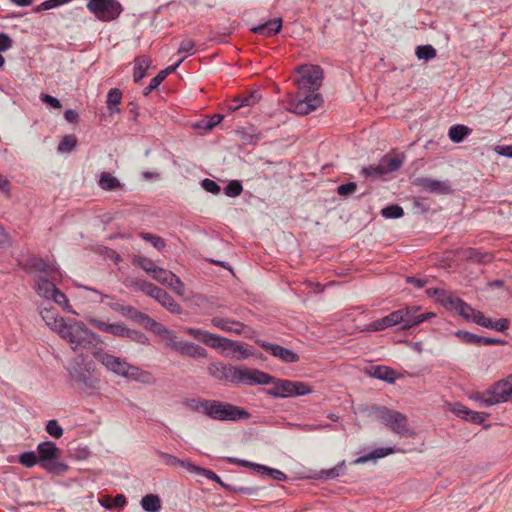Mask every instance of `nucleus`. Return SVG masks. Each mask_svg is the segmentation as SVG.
Instances as JSON below:
<instances>
[{"mask_svg": "<svg viewBox=\"0 0 512 512\" xmlns=\"http://www.w3.org/2000/svg\"><path fill=\"white\" fill-rule=\"evenodd\" d=\"M208 372L215 379L234 385H268L272 381L271 375L260 370L247 367H235L221 362L210 363Z\"/></svg>", "mask_w": 512, "mask_h": 512, "instance_id": "1", "label": "nucleus"}, {"mask_svg": "<svg viewBox=\"0 0 512 512\" xmlns=\"http://www.w3.org/2000/svg\"><path fill=\"white\" fill-rule=\"evenodd\" d=\"M93 355L108 371L120 377L144 384H150L153 381L150 372L128 363L125 359L102 350H95Z\"/></svg>", "mask_w": 512, "mask_h": 512, "instance_id": "2", "label": "nucleus"}, {"mask_svg": "<svg viewBox=\"0 0 512 512\" xmlns=\"http://www.w3.org/2000/svg\"><path fill=\"white\" fill-rule=\"evenodd\" d=\"M57 334L70 344L75 351L77 349L88 348L94 343H100L101 338L98 334L91 331L86 325L78 320H66L62 327L58 329Z\"/></svg>", "mask_w": 512, "mask_h": 512, "instance_id": "3", "label": "nucleus"}, {"mask_svg": "<svg viewBox=\"0 0 512 512\" xmlns=\"http://www.w3.org/2000/svg\"><path fill=\"white\" fill-rule=\"evenodd\" d=\"M427 294L430 297H434L435 300L446 309L456 311L462 318L467 321L476 323L478 316H480L482 313L473 309L470 305L455 296L450 291L441 288H430L427 290Z\"/></svg>", "mask_w": 512, "mask_h": 512, "instance_id": "4", "label": "nucleus"}, {"mask_svg": "<svg viewBox=\"0 0 512 512\" xmlns=\"http://www.w3.org/2000/svg\"><path fill=\"white\" fill-rule=\"evenodd\" d=\"M66 369L70 377L85 389L95 390L97 388L99 379L93 376L95 364L87 360L83 355L72 359Z\"/></svg>", "mask_w": 512, "mask_h": 512, "instance_id": "5", "label": "nucleus"}, {"mask_svg": "<svg viewBox=\"0 0 512 512\" xmlns=\"http://www.w3.org/2000/svg\"><path fill=\"white\" fill-rule=\"evenodd\" d=\"M40 466L49 473L61 475L68 471L69 466L59 461L60 450L52 441L41 442L37 446Z\"/></svg>", "mask_w": 512, "mask_h": 512, "instance_id": "6", "label": "nucleus"}, {"mask_svg": "<svg viewBox=\"0 0 512 512\" xmlns=\"http://www.w3.org/2000/svg\"><path fill=\"white\" fill-rule=\"evenodd\" d=\"M206 416L217 421H238L248 419L250 414L244 408L218 400H209Z\"/></svg>", "mask_w": 512, "mask_h": 512, "instance_id": "7", "label": "nucleus"}, {"mask_svg": "<svg viewBox=\"0 0 512 512\" xmlns=\"http://www.w3.org/2000/svg\"><path fill=\"white\" fill-rule=\"evenodd\" d=\"M512 397L511 388L506 387L504 381H497L484 392H475L470 399L477 402L481 407H490L505 403Z\"/></svg>", "mask_w": 512, "mask_h": 512, "instance_id": "8", "label": "nucleus"}, {"mask_svg": "<svg viewBox=\"0 0 512 512\" xmlns=\"http://www.w3.org/2000/svg\"><path fill=\"white\" fill-rule=\"evenodd\" d=\"M271 377L272 381L269 384H273V387L267 390V394L274 398L303 396L312 392L311 386L305 382L275 379L273 376Z\"/></svg>", "mask_w": 512, "mask_h": 512, "instance_id": "9", "label": "nucleus"}, {"mask_svg": "<svg viewBox=\"0 0 512 512\" xmlns=\"http://www.w3.org/2000/svg\"><path fill=\"white\" fill-rule=\"evenodd\" d=\"M377 412L381 423L388 426L395 434L401 437L414 436L415 433L408 427L407 417L403 413L387 408L377 409Z\"/></svg>", "mask_w": 512, "mask_h": 512, "instance_id": "10", "label": "nucleus"}, {"mask_svg": "<svg viewBox=\"0 0 512 512\" xmlns=\"http://www.w3.org/2000/svg\"><path fill=\"white\" fill-rule=\"evenodd\" d=\"M86 7L96 19L102 22L117 19L123 11L122 5L117 0H89Z\"/></svg>", "mask_w": 512, "mask_h": 512, "instance_id": "11", "label": "nucleus"}, {"mask_svg": "<svg viewBox=\"0 0 512 512\" xmlns=\"http://www.w3.org/2000/svg\"><path fill=\"white\" fill-rule=\"evenodd\" d=\"M299 78L296 83L298 89L303 92L317 93L322 79L323 71L317 65H303L297 69Z\"/></svg>", "mask_w": 512, "mask_h": 512, "instance_id": "12", "label": "nucleus"}, {"mask_svg": "<svg viewBox=\"0 0 512 512\" xmlns=\"http://www.w3.org/2000/svg\"><path fill=\"white\" fill-rule=\"evenodd\" d=\"M322 104L318 93L300 91L289 100V110L295 114L306 115L316 110Z\"/></svg>", "mask_w": 512, "mask_h": 512, "instance_id": "13", "label": "nucleus"}, {"mask_svg": "<svg viewBox=\"0 0 512 512\" xmlns=\"http://www.w3.org/2000/svg\"><path fill=\"white\" fill-rule=\"evenodd\" d=\"M258 344L271 355L278 357L282 361L286 363H294L297 362L299 356L294 353L292 350L282 347L278 344H272L266 341H258Z\"/></svg>", "mask_w": 512, "mask_h": 512, "instance_id": "14", "label": "nucleus"}, {"mask_svg": "<svg viewBox=\"0 0 512 512\" xmlns=\"http://www.w3.org/2000/svg\"><path fill=\"white\" fill-rule=\"evenodd\" d=\"M86 320L90 325L102 332H106L118 337H125L127 327L120 323H108L104 320L92 316L87 317Z\"/></svg>", "mask_w": 512, "mask_h": 512, "instance_id": "15", "label": "nucleus"}, {"mask_svg": "<svg viewBox=\"0 0 512 512\" xmlns=\"http://www.w3.org/2000/svg\"><path fill=\"white\" fill-rule=\"evenodd\" d=\"M211 323L214 327L222 331L234 333L236 335L245 333V330L248 328L245 324L239 321L219 316L213 317L211 319Z\"/></svg>", "mask_w": 512, "mask_h": 512, "instance_id": "16", "label": "nucleus"}, {"mask_svg": "<svg viewBox=\"0 0 512 512\" xmlns=\"http://www.w3.org/2000/svg\"><path fill=\"white\" fill-rule=\"evenodd\" d=\"M419 309L420 308L416 306L400 309L403 316V329H409L415 325H418L433 315L431 313L418 314Z\"/></svg>", "mask_w": 512, "mask_h": 512, "instance_id": "17", "label": "nucleus"}, {"mask_svg": "<svg viewBox=\"0 0 512 512\" xmlns=\"http://www.w3.org/2000/svg\"><path fill=\"white\" fill-rule=\"evenodd\" d=\"M176 352L191 358H205L207 356V351L202 346L183 340H181Z\"/></svg>", "mask_w": 512, "mask_h": 512, "instance_id": "18", "label": "nucleus"}, {"mask_svg": "<svg viewBox=\"0 0 512 512\" xmlns=\"http://www.w3.org/2000/svg\"><path fill=\"white\" fill-rule=\"evenodd\" d=\"M154 299L170 313L181 314L182 307L163 289L159 288Z\"/></svg>", "mask_w": 512, "mask_h": 512, "instance_id": "19", "label": "nucleus"}, {"mask_svg": "<svg viewBox=\"0 0 512 512\" xmlns=\"http://www.w3.org/2000/svg\"><path fill=\"white\" fill-rule=\"evenodd\" d=\"M41 317L45 324L54 332H58V329L62 327V324L66 322V319L59 316L54 309H43L41 311Z\"/></svg>", "mask_w": 512, "mask_h": 512, "instance_id": "20", "label": "nucleus"}, {"mask_svg": "<svg viewBox=\"0 0 512 512\" xmlns=\"http://www.w3.org/2000/svg\"><path fill=\"white\" fill-rule=\"evenodd\" d=\"M399 451H401V450L398 448H395V447L376 448L373 451H371L369 454L360 456L357 459H355L354 464H364L368 461L380 459V458H383L385 456H388L390 454H393V453L399 452Z\"/></svg>", "mask_w": 512, "mask_h": 512, "instance_id": "21", "label": "nucleus"}, {"mask_svg": "<svg viewBox=\"0 0 512 512\" xmlns=\"http://www.w3.org/2000/svg\"><path fill=\"white\" fill-rule=\"evenodd\" d=\"M282 28V20L281 18H275L267 21L264 24L258 25L252 28L254 33L263 35V36H272L280 32Z\"/></svg>", "mask_w": 512, "mask_h": 512, "instance_id": "22", "label": "nucleus"}, {"mask_svg": "<svg viewBox=\"0 0 512 512\" xmlns=\"http://www.w3.org/2000/svg\"><path fill=\"white\" fill-rule=\"evenodd\" d=\"M421 185L426 191L432 193L448 194L451 192L450 184L447 181L424 178L421 180Z\"/></svg>", "mask_w": 512, "mask_h": 512, "instance_id": "23", "label": "nucleus"}, {"mask_svg": "<svg viewBox=\"0 0 512 512\" xmlns=\"http://www.w3.org/2000/svg\"><path fill=\"white\" fill-rule=\"evenodd\" d=\"M370 375L374 378L383 380L390 384H393L397 379L395 370L391 369L388 366L382 365L372 366L370 370Z\"/></svg>", "mask_w": 512, "mask_h": 512, "instance_id": "24", "label": "nucleus"}, {"mask_svg": "<svg viewBox=\"0 0 512 512\" xmlns=\"http://www.w3.org/2000/svg\"><path fill=\"white\" fill-rule=\"evenodd\" d=\"M476 324L499 332H503L509 327L508 319L502 318L498 320H492L491 318L485 317L483 313L478 316Z\"/></svg>", "mask_w": 512, "mask_h": 512, "instance_id": "25", "label": "nucleus"}, {"mask_svg": "<svg viewBox=\"0 0 512 512\" xmlns=\"http://www.w3.org/2000/svg\"><path fill=\"white\" fill-rule=\"evenodd\" d=\"M261 98V95L258 92H252L246 96H240L233 100V104L228 106V110L234 112L241 107L252 106L256 104Z\"/></svg>", "mask_w": 512, "mask_h": 512, "instance_id": "26", "label": "nucleus"}, {"mask_svg": "<svg viewBox=\"0 0 512 512\" xmlns=\"http://www.w3.org/2000/svg\"><path fill=\"white\" fill-rule=\"evenodd\" d=\"M98 185L104 191H114L122 188L123 186L119 179L109 172H102L100 174Z\"/></svg>", "mask_w": 512, "mask_h": 512, "instance_id": "27", "label": "nucleus"}, {"mask_svg": "<svg viewBox=\"0 0 512 512\" xmlns=\"http://www.w3.org/2000/svg\"><path fill=\"white\" fill-rule=\"evenodd\" d=\"M150 65L151 60L146 56H139L134 60V82L138 83L146 76V71L149 69Z\"/></svg>", "mask_w": 512, "mask_h": 512, "instance_id": "28", "label": "nucleus"}, {"mask_svg": "<svg viewBox=\"0 0 512 512\" xmlns=\"http://www.w3.org/2000/svg\"><path fill=\"white\" fill-rule=\"evenodd\" d=\"M186 57L187 56H183L175 64L168 66L164 70H161L154 78L150 80V89H156L170 73H173L181 65Z\"/></svg>", "mask_w": 512, "mask_h": 512, "instance_id": "29", "label": "nucleus"}, {"mask_svg": "<svg viewBox=\"0 0 512 512\" xmlns=\"http://www.w3.org/2000/svg\"><path fill=\"white\" fill-rule=\"evenodd\" d=\"M157 336L161 337L165 341L166 347L177 351L181 340L178 339L174 331L166 328L164 325L158 332Z\"/></svg>", "mask_w": 512, "mask_h": 512, "instance_id": "30", "label": "nucleus"}, {"mask_svg": "<svg viewBox=\"0 0 512 512\" xmlns=\"http://www.w3.org/2000/svg\"><path fill=\"white\" fill-rule=\"evenodd\" d=\"M471 133V129L465 125L457 124L450 127L448 136L454 143H460Z\"/></svg>", "mask_w": 512, "mask_h": 512, "instance_id": "31", "label": "nucleus"}, {"mask_svg": "<svg viewBox=\"0 0 512 512\" xmlns=\"http://www.w3.org/2000/svg\"><path fill=\"white\" fill-rule=\"evenodd\" d=\"M141 507L146 512H159L161 500L158 495L148 494L141 499Z\"/></svg>", "mask_w": 512, "mask_h": 512, "instance_id": "32", "label": "nucleus"}, {"mask_svg": "<svg viewBox=\"0 0 512 512\" xmlns=\"http://www.w3.org/2000/svg\"><path fill=\"white\" fill-rule=\"evenodd\" d=\"M209 400L206 399H198V398H191L186 399L184 401V405L187 409L202 413L206 416L207 409H208Z\"/></svg>", "mask_w": 512, "mask_h": 512, "instance_id": "33", "label": "nucleus"}, {"mask_svg": "<svg viewBox=\"0 0 512 512\" xmlns=\"http://www.w3.org/2000/svg\"><path fill=\"white\" fill-rule=\"evenodd\" d=\"M55 289V284L46 278L41 277L37 282V293L43 298L50 299L52 293L55 292Z\"/></svg>", "mask_w": 512, "mask_h": 512, "instance_id": "34", "label": "nucleus"}, {"mask_svg": "<svg viewBox=\"0 0 512 512\" xmlns=\"http://www.w3.org/2000/svg\"><path fill=\"white\" fill-rule=\"evenodd\" d=\"M122 98V92L118 88H112L107 94V108L110 114L119 112L117 105L120 103Z\"/></svg>", "mask_w": 512, "mask_h": 512, "instance_id": "35", "label": "nucleus"}, {"mask_svg": "<svg viewBox=\"0 0 512 512\" xmlns=\"http://www.w3.org/2000/svg\"><path fill=\"white\" fill-rule=\"evenodd\" d=\"M224 116L222 114H214L206 119H202L195 124V128L204 129L206 131L212 130L215 126L221 123Z\"/></svg>", "mask_w": 512, "mask_h": 512, "instance_id": "36", "label": "nucleus"}, {"mask_svg": "<svg viewBox=\"0 0 512 512\" xmlns=\"http://www.w3.org/2000/svg\"><path fill=\"white\" fill-rule=\"evenodd\" d=\"M132 285L137 287L140 291H142L143 293L152 298L155 297L156 293L159 290V287L155 286L154 284L139 279L133 280Z\"/></svg>", "mask_w": 512, "mask_h": 512, "instance_id": "37", "label": "nucleus"}, {"mask_svg": "<svg viewBox=\"0 0 512 512\" xmlns=\"http://www.w3.org/2000/svg\"><path fill=\"white\" fill-rule=\"evenodd\" d=\"M77 144V139L75 135H65L60 141L57 151L59 153H69L71 152Z\"/></svg>", "mask_w": 512, "mask_h": 512, "instance_id": "38", "label": "nucleus"}, {"mask_svg": "<svg viewBox=\"0 0 512 512\" xmlns=\"http://www.w3.org/2000/svg\"><path fill=\"white\" fill-rule=\"evenodd\" d=\"M174 276L175 274L171 271L158 266L151 277L157 282L167 286Z\"/></svg>", "mask_w": 512, "mask_h": 512, "instance_id": "39", "label": "nucleus"}, {"mask_svg": "<svg viewBox=\"0 0 512 512\" xmlns=\"http://www.w3.org/2000/svg\"><path fill=\"white\" fill-rule=\"evenodd\" d=\"M133 262L138 265L145 272L149 273L151 276L156 270L158 266L154 264V262L145 256H135Z\"/></svg>", "mask_w": 512, "mask_h": 512, "instance_id": "40", "label": "nucleus"}, {"mask_svg": "<svg viewBox=\"0 0 512 512\" xmlns=\"http://www.w3.org/2000/svg\"><path fill=\"white\" fill-rule=\"evenodd\" d=\"M466 255L469 260L476 263H488L492 260V255L488 253H482L474 248H469Z\"/></svg>", "mask_w": 512, "mask_h": 512, "instance_id": "41", "label": "nucleus"}, {"mask_svg": "<svg viewBox=\"0 0 512 512\" xmlns=\"http://www.w3.org/2000/svg\"><path fill=\"white\" fill-rule=\"evenodd\" d=\"M415 54L419 60L428 61L436 57V49L431 45H421L416 48Z\"/></svg>", "mask_w": 512, "mask_h": 512, "instance_id": "42", "label": "nucleus"}, {"mask_svg": "<svg viewBox=\"0 0 512 512\" xmlns=\"http://www.w3.org/2000/svg\"><path fill=\"white\" fill-rule=\"evenodd\" d=\"M50 299H53L55 303L62 306L67 312L77 315V313L70 306L65 294L59 291L57 288L55 289V292L52 293Z\"/></svg>", "mask_w": 512, "mask_h": 512, "instance_id": "43", "label": "nucleus"}, {"mask_svg": "<svg viewBox=\"0 0 512 512\" xmlns=\"http://www.w3.org/2000/svg\"><path fill=\"white\" fill-rule=\"evenodd\" d=\"M125 338H128L136 343L142 344V345H149L150 341L149 338L142 333L141 331L134 330V329H126Z\"/></svg>", "mask_w": 512, "mask_h": 512, "instance_id": "44", "label": "nucleus"}, {"mask_svg": "<svg viewBox=\"0 0 512 512\" xmlns=\"http://www.w3.org/2000/svg\"><path fill=\"white\" fill-rule=\"evenodd\" d=\"M381 215L387 219H397L404 215V211L399 205H389L382 209Z\"/></svg>", "mask_w": 512, "mask_h": 512, "instance_id": "45", "label": "nucleus"}, {"mask_svg": "<svg viewBox=\"0 0 512 512\" xmlns=\"http://www.w3.org/2000/svg\"><path fill=\"white\" fill-rule=\"evenodd\" d=\"M382 166L384 168V173L394 172L401 168L402 160L399 158H387L383 157L381 160Z\"/></svg>", "mask_w": 512, "mask_h": 512, "instance_id": "46", "label": "nucleus"}, {"mask_svg": "<svg viewBox=\"0 0 512 512\" xmlns=\"http://www.w3.org/2000/svg\"><path fill=\"white\" fill-rule=\"evenodd\" d=\"M140 237L151 243L156 249L158 250H162L166 247V242L165 240L160 237V236H157V235H154V234H150V233H146V232H141L140 233Z\"/></svg>", "mask_w": 512, "mask_h": 512, "instance_id": "47", "label": "nucleus"}, {"mask_svg": "<svg viewBox=\"0 0 512 512\" xmlns=\"http://www.w3.org/2000/svg\"><path fill=\"white\" fill-rule=\"evenodd\" d=\"M361 173L366 178H379L385 174L381 161L375 166L364 167Z\"/></svg>", "mask_w": 512, "mask_h": 512, "instance_id": "48", "label": "nucleus"}, {"mask_svg": "<svg viewBox=\"0 0 512 512\" xmlns=\"http://www.w3.org/2000/svg\"><path fill=\"white\" fill-rule=\"evenodd\" d=\"M19 463L23 466L31 468L39 463L38 456L33 451H26L20 454Z\"/></svg>", "mask_w": 512, "mask_h": 512, "instance_id": "49", "label": "nucleus"}, {"mask_svg": "<svg viewBox=\"0 0 512 512\" xmlns=\"http://www.w3.org/2000/svg\"><path fill=\"white\" fill-rule=\"evenodd\" d=\"M243 191V186L240 181L232 180L224 188V192L228 197H237Z\"/></svg>", "mask_w": 512, "mask_h": 512, "instance_id": "50", "label": "nucleus"}, {"mask_svg": "<svg viewBox=\"0 0 512 512\" xmlns=\"http://www.w3.org/2000/svg\"><path fill=\"white\" fill-rule=\"evenodd\" d=\"M345 468H346L345 461H342V462L338 463L335 467L323 471L322 476L325 479L337 478L340 475L344 474Z\"/></svg>", "mask_w": 512, "mask_h": 512, "instance_id": "51", "label": "nucleus"}, {"mask_svg": "<svg viewBox=\"0 0 512 512\" xmlns=\"http://www.w3.org/2000/svg\"><path fill=\"white\" fill-rule=\"evenodd\" d=\"M46 432L54 438H60L63 435V429L55 419L49 420L46 424Z\"/></svg>", "mask_w": 512, "mask_h": 512, "instance_id": "52", "label": "nucleus"}, {"mask_svg": "<svg viewBox=\"0 0 512 512\" xmlns=\"http://www.w3.org/2000/svg\"><path fill=\"white\" fill-rule=\"evenodd\" d=\"M167 286L179 296H183L185 293V285L177 275L173 277Z\"/></svg>", "mask_w": 512, "mask_h": 512, "instance_id": "53", "label": "nucleus"}, {"mask_svg": "<svg viewBox=\"0 0 512 512\" xmlns=\"http://www.w3.org/2000/svg\"><path fill=\"white\" fill-rule=\"evenodd\" d=\"M260 473H265L271 478L277 480V481H284L287 479V476L280 470L270 468L267 466L262 465V468L260 469Z\"/></svg>", "mask_w": 512, "mask_h": 512, "instance_id": "54", "label": "nucleus"}, {"mask_svg": "<svg viewBox=\"0 0 512 512\" xmlns=\"http://www.w3.org/2000/svg\"><path fill=\"white\" fill-rule=\"evenodd\" d=\"M455 335L462 339L465 343H471L475 345H480V336L467 332V331H457Z\"/></svg>", "mask_w": 512, "mask_h": 512, "instance_id": "55", "label": "nucleus"}, {"mask_svg": "<svg viewBox=\"0 0 512 512\" xmlns=\"http://www.w3.org/2000/svg\"><path fill=\"white\" fill-rule=\"evenodd\" d=\"M392 327L390 325V321L388 316L382 317L379 320L373 321L369 324L368 330L370 331H380L386 328Z\"/></svg>", "mask_w": 512, "mask_h": 512, "instance_id": "56", "label": "nucleus"}, {"mask_svg": "<svg viewBox=\"0 0 512 512\" xmlns=\"http://www.w3.org/2000/svg\"><path fill=\"white\" fill-rule=\"evenodd\" d=\"M178 53L193 55L195 53V42L192 39H184L178 47Z\"/></svg>", "mask_w": 512, "mask_h": 512, "instance_id": "57", "label": "nucleus"}, {"mask_svg": "<svg viewBox=\"0 0 512 512\" xmlns=\"http://www.w3.org/2000/svg\"><path fill=\"white\" fill-rule=\"evenodd\" d=\"M183 331L186 334L192 336L193 338H195L203 343H204V339H206L207 334H208V331H206V330H202L199 328H192V327H185L183 329Z\"/></svg>", "mask_w": 512, "mask_h": 512, "instance_id": "58", "label": "nucleus"}, {"mask_svg": "<svg viewBox=\"0 0 512 512\" xmlns=\"http://www.w3.org/2000/svg\"><path fill=\"white\" fill-rule=\"evenodd\" d=\"M201 187L205 191H207L209 193H212L214 195L219 194L220 191H221L220 186L214 180H211V179H208V178L202 180Z\"/></svg>", "mask_w": 512, "mask_h": 512, "instance_id": "59", "label": "nucleus"}, {"mask_svg": "<svg viewBox=\"0 0 512 512\" xmlns=\"http://www.w3.org/2000/svg\"><path fill=\"white\" fill-rule=\"evenodd\" d=\"M451 411L458 417H460L464 420H467V417L469 416L471 410L468 409L463 404L456 402V403L452 404Z\"/></svg>", "mask_w": 512, "mask_h": 512, "instance_id": "60", "label": "nucleus"}, {"mask_svg": "<svg viewBox=\"0 0 512 512\" xmlns=\"http://www.w3.org/2000/svg\"><path fill=\"white\" fill-rule=\"evenodd\" d=\"M488 417L489 414L485 412H475L471 410L466 421L472 422L474 424H482L487 420Z\"/></svg>", "mask_w": 512, "mask_h": 512, "instance_id": "61", "label": "nucleus"}, {"mask_svg": "<svg viewBox=\"0 0 512 512\" xmlns=\"http://www.w3.org/2000/svg\"><path fill=\"white\" fill-rule=\"evenodd\" d=\"M357 189V185L354 182H349L346 184H341L337 188V193L340 196H349L353 194Z\"/></svg>", "mask_w": 512, "mask_h": 512, "instance_id": "62", "label": "nucleus"}, {"mask_svg": "<svg viewBox=\"0 0 512 512\" xmlns=\"http://www.w3.org/2000/svg\"><path fill=\"white\" fill-rule=\"evenodd\" d=\"M156 453L163 460V462L168 466H177L180 464L181 459L177 458L174 455H171V454H168V453H165L162 451H157Z\"/></svg>", "mask_w": 512, "mask_h": 512, "instance_id": "63", "label": "nucleus"}, {"mask_svg": "<svg viewBox=\"0 0 512 512\" xmlns=\"http://www.w3.org/2000/svg\"><path fill=\"white\" fill-rule=\"evenodd\" d=\"M141 325H143L146 329H149V330L153 331L156 335L158 334L160 329L163 327V325L161 323H158L157 321H155L154 319H152L148 315L143 320V323Z\"/></svg>", "mask_w": 512, "mask_h": 512, "instance_id": "64", "label": "nucleus"}]
</instances>
